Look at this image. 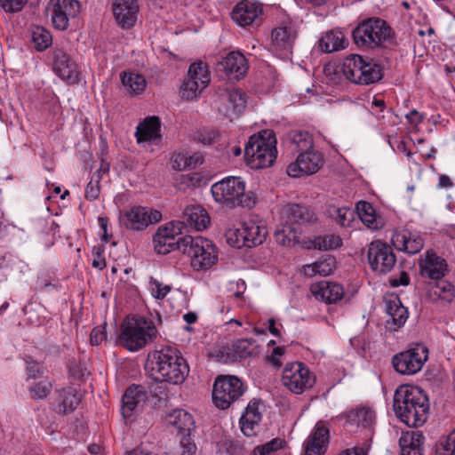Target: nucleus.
<instances>
[{
	"label": "nucleus",
	"instance_id": "0e129e2a",
	"mask_svg": "<svg viewBox=\"0 0 455 455\" xmlns=\"http://www.w3.org/2000/svg\"><path fill=\"white\" fill-rule=\"evenodd\" d=\"M284 350V347H277L274 348L271 355L267 356V361L276 369L280 368L282 365L281 357L283 355Z\"/></svg>",
	"mask_w": 455,
	"mask_h": 455
},
{
	"label": "nucleus",
	"instance_id": "8fccbe9b",
	"mask_svg": "<svg viewBox=\"0 0 455 455\" xmlns=\"http://www.w3.org/2000/svg\"><path fill=\"white\" fill-rule=\"evenodd\" d=\"M197 447L190 435L180 436V445L172 455H196Z\"/></svg>",
	"mask_w": 455,
	"mask_h": 455
},
{
	"label": "nucleus",
	"instance_id": "052dcab7",
	"mask_svg": "<svg viewBox=\"0 0 455 455\" xmlns=\"http://www.w3.org/2000/svg\"><path fill=\"white\" fill-rule=\"evenodd\" d=\"M181 222L180 221H172L164 226H161L158 229H165L164 233L163 235L166 236H175V237H180V235L181 234L182 229Z\"/></svg>",
	"mask_w": 455,
	"mask_h": 455
},
{
	"label": "nucleus",
	"instance_id": "7c9ffc66",
	"mask_svg": "<svg viewBox=\"0 0 455 455\" xmlns=\"http://www.w3.org/2000/svg\"><path fill=\"white\" fill-rule=\"evenodd\" d=\"M447 271L445 259L435 253L427 252L425 263L421 265V275L433 280H439Z\"/></svg>",
	"mask_w": 455,
	"mask_h": 455
},
{
	"label": "nucleus",
	"instance_id": "0eeeda50",
	"mask_svg": "<svg viewBox=\"0 0 455 455\" xmlns=\"http://www.w3.org/2000/svg\"><path fill=\"white\" fill-rule=\"evenodd\" d=\"M183 243L181 252L190 258L195 270H207L218 262L217 249L212 241L202 236L186 235Z\"/></svg>",
	"mask_w": 455,
	"mask_h": 455
},
{
	"label": "nucleus",
	"instance_id": "dca6fc26",
	"mask_svg": "<svg viewBox=\"0 0 455 455\" xmlns=\"http://www.w3.org/2000/svg\"><path fill=\"white\" fill-rule=\"evenodd\" d=\"M323 164V157L320 153L310 150L309 152L299 153L296 161L287 167V173L291 177L298 178L304 175H310L316 172Z\"/></svg>",
	"mask_w": 455,
	"mask_h": 455
},
{
	"label": "nucleus",
	"instance_id": "7ed1b4c3",
	"mask_svg": "<svg viewBox=\"0 0 455 455\" xmlns=\"http://www.w3.org/2000/svg\"><path fill=\"white\" fill-rule=\"evenodd\" d=\"M158 336L155 323L143 316L126 317L121 324L118 341L130 351H138Z\"/></svg>",
	"mask_w": 455,
	"mask_h": 455
},
{
	"label": "nucleus",
	"instance_id": "338daca9",
	"mask_svg": "<svg viewBox=\"0 0 455 455\" xmlns=\"http://www.w3.org/2000/svg\"><path fill=\"white\" fill-rule=\"evenodd\" d=\"M27 372L29 378H36L43 373L42 366L31 360L30 358L27 359Z\"/></svg>",
	"mask_w": 455,
	"mask_h": 455
},
{
	"label": "nucleus",
	"instance_id": "c03bdc74",
	"mask_svg": "<svg viewBox=\"0 0 455 455\" xmlns=\"http://www.w3.org/2000/svg\"><path fill=\"white\" fill-rule=\"evenodd\" d=\"M342 240L339 235H319L306 243L307 249H316L319 251H330L339 247Z\"/></svg>",
	"mask_w": 455,
	"mask_h": 455
},
{
	"label": "nucleus",
	"instance_id": "aec40b11",
	"mask_svg": "<svg viewBox=\"0 0 455 455\" xmlns=\"http://www.w3.org/2000/svg\"><path fill=\"white\" fill-rule=\"evenodd\" d=\"M330 430L323 421H318L305 442V455H323L328 448Z\"/></svg>",
	"mask_w": 455,
	"mask_h": 455
},
{
	"label": "nucleus",
	"instance_id": "f257e3e1",
	"mask_svg": "<svg viewBox=\"0 0 455 455\" xmlns=\"http://www.w3.org/2000/svg\"><path fill=\"white\" fill-rule=\"evenodd\" d=\"M393 407L396 417L409 427H420L427 419L428 398L417 386H400L395 392Z\"/></svg>",
	"mask_w": 455,
	"mask_h": 455
},
{
	"label": "nucleus",
	"instance_id": "6ab92c4d",
	"mask_svg": "<svg viewBox=\"0 0 455 455\" xmlns=\"http://www.w3.org/2000/svg\"><path fill=\"white\" fill-rule=\"evenodd\" d=\"M267 229L264 227L257 225L253 221L243 223L242 227L236 229V246L254 247L261 244L267 236Z\"/></svg>",
	"mask_w": 455,
	"mask_h": 455
},
{
	"label": "nucleus",
	"instance_id": "c85d7f7f",
	"mask_svg": "<svg viewBox=\"0 0 455 455\" xmlns=\"http://www.w3.org/2000/svg\"><path fill=\"white\" fill-rule=\"evenodd\" d=\"M311 291L317 299L331 304L340 300L344 295L343 287L337 283L321 281L311 286Z\"/></svg>",
	"mask_w": 455,
	"mask_h": 455
},
{
	"label": "nucleus",
	"instance_id": "09e8293b",
	"mask_svg": "<svg viewBox=\"0 0 455 455\" xmlns=\"http://www.w3.org/2000/svg\"><path fill=\"white\" fill-rule=\"evenodd\" d=\"M52 385L49 380L35 382L29 387L31 397L35 400L44 399L51 393Z\"/></svg>",
	"mask_w": 455,
	"mask_h": 455
},
{
	"label": "nucleus",
	"instance_id": "412c9836",
	"mask_svg": "<svg viewBox=\"0 0 455 455\" xmlns=\"http://www.w3.org/2000/svg\"><path fill=\"white\" fill-rule=\"evenodd\" d=\"M262 6L259 3L243 0L233 9L232 20L241 27L257 23L260 20Z\"/></svg>",
	"mask_w": 455,
	"mask_h": 455
},
{
	"label": "nucleus",
	"instance_id": "5fc2aeb1",
	"mask_svg": "<svg viewBox=\"0 0 455 455\" xmlns=\"http://www.w3.org/2000/svg\"><path fill=\"white\" fill-rule=\"evenodd\" d=\"M101 177L100 176V172H94L91 179V181L87 184L85 189V197L90 200H94L98 198L100 195V181Z\"/></svg>",
	"mask_w": 455,
	"mask_h": 455
},
{
	"label": "nucleus",
	"instance_id": "c9c22d12",
	"mask_svg": "<svg viewBox=\"0 0 455 455\" xmlns=\"http://www.w3.org/2000/svg\"><path fill=\"white\" fill-rule=\"evenodd\" d=\"M164 230L165 229H158L153 237L155 251L162 255H165L174 250H179L181 252V244L185 243L183 241L186 236H166L163 235L165 232Z\"/></svg>",
	"mask_w": 455,
	"mask_h": 455
},
{
	"label": "nucleus",
	"instance_id": "ea45409f",
	"mask_svg": "<svg viewBox=\"0 0 455 455\" xmlns=\"http://www.w3.org/2000/svg\"><path fill=\"white\" fill-rule=\"evenodd\" d=\"M364 60L360 55H350L342 65V73L352 83L357 84Z\"/></svg>",
	"mask_w": 455,
	"mask_h": 455
},
{
	"label": "nucleus",
	"instance_id": "5701e85b",
	"mask_svg": "<svg viewBox=\"0 0 455 455\" xmlns=\"http://www.w3.org/2000/svg\"><path fill=\"white\" fill-rule=\"evenodd\" d=\"M218 69L223 71L230 79H240L248 70V62L243 54L231 52L218 62Z\"/></svg>",
	"mask_w": 455,
	"mask_h": 455
},
{
	"label": "nucleus",
	"instance_id": "f704fd0d",
	"mask_svg": "<svg viewBox=\"0 0 455 455\" xmlns=\"http://www.w3.org/2000/svg\"><path fill=\"white\" fill-rule=\"evenodd\" d=\"M283 215L286 218V223L304 225L314 219V213L306 206L291 204L286 205L283 210Z\"/></svg>",
	"mask_w": 455,
	"mask_h": 455
},
{
	"label": "nucleus",
	"instance_id": "69168bd1",
	"mask_svg": "<svg viewBox=\"0 0 455 455\" xmlns=\"http://www.w3.org/2000/svg\"><path fill=\"white\" fill-rule=\"evenodd\" d=\"M173 169L182 171L188 168L187 164V152H180L174 154L172 158Z\"/></svg>",
	"mask_w": 455,
	"mask_h": 455
},
{
	"label": "nucleus",
	"instance_id": "a19ab883",
	"mask_svg": "<svg viewBox=\"0 0 455 455\" xmlns=\"http://www.w3.org/2000/svg\"><path fill=\"white\" fill-rule=\"evenodd\" d=\"M275 238L277 243L283 246L293 247L299 243V232L295 227L288 223L275 230Z\"/></svg>",
	"mask_w": 455,
	"mask_h": 455
},
{
	"label": "nucleus",
	"instance_id": "79ce46f5",
	"mask_svg": "<svg viewBox=\"0 0 455 455\" xmlns=\"http://www.w3.org/2000/svg\"><path fill=\"white\" fill-rule=\"evenodd\" d=\"M121 81L130 94H140L146 88V80L143 76L131 72H122Z\"/></svg>",
	"mask_w": 455,
	"mask_h": 455
},
{
	"label": "nucleus",
	"instance_id": "b1692460",
	"mask_svg": "<svg viewBox=\"0 0 455 455\" xmlns=\"http://www.w3.org/2000/svg\"><path fill=\"white\" fill-rule=\"evenodd\" d=\"M146 397V393L141 386L128 387L122 398L121 412L123 417L128 419L135 415L142 408Z\"/></svg>",
	"mask_w": 455,
	"mask_h": 455
},
{
	"label": "nucleus",
	"instance_id": "774afa93",
	"mask_svg": "<svg viewBox=\"0 0 455 455\" xmlns=\"http://www.w3.org/2000/svg\"><path fill=\"white\" fill-rule=\"evenodd\" d=\"M410 277L406 271L402 270L399 274V277H391L389 283L392 287H398L400 285L409 284Z\"/></svg>",
	"mask_w": 455,
	"mask_h": 455
},
{
	"label": "nucleus",
	"instance_id": "39448f33",
	"mask_svg": "<svg viewBox=\"0 0 455 455\" xmlns=\"http://www.w3.org/2000/svg\"><path fill=\"white\" fill-rule=\"evenodd\" d=\"M211 191L216 202L230 207H251L256 204L254 194L245 191V183L240 177L225 178L214 183Z\"/></svg>",
	"mask_w": 455,
	"mask_h": 455
},
{
	"label": "nucleus",
	"instance_id": "4c0bfd02",
	"mask_svg": "<svg viewBox=\"0 0 455 455\" xmlns=\"http://www.w3.org/2000/svg\"><path fill=\"white\" fill-rule=\"evenodd\" d=\"M347 45V42L341 32H327L319 41L322 52L328 53L343 50Z\"/></svg>",
	"mask_w": 455,
	"mask_h": 455
},
{
	"label": "nucleus",
	"instance_id": "473e14b6",
	"mask_svg": "<svg viewBox=\"0 0 455 455\" xmlns=\"http://www.w3.org/2000/svg\"><path fill=\"white\" fill-rule=\"evenodd\" d=\"M161 123L157 116L146 117L139 124L136 131V138L139 143L152 141L160 138Z\"/></svg>",
	"mask_w": 455,
	"mask_h": 455
},
{
	"label": "nucleus",
	"instance_id": "423d86ee",
	"mask_svg": "<svg viewBox=\"0 0 455 455\" xmlns=\"http://www.w3.org/2000/svg\"><path fill=\"white\" fill-rule=\"evenodd\" d=\"M353 38L358 47L368 49L393 44L391 28L379 18H369L360 22L353 30Z\"/></svg>",
	"mask_w": 455,
	"mask_h": 455
},
{
	"label": "nucleus",
	"instance_id": "2f4dec72",
	"mask_svg": "<svg viewBox=\"0 0 455 455\" xmlns=\"http://www.w3.org/2000/svg\"><path fill=\"white\" fill-rule=\"evenodd\" d=\"M296 38L291 24H282L272 31V44L276 49L290 51Z\"/></svg>",
	"mask_w": 455,
	"mask_h": 455
},
{
	"label": "nucleus",
	"instance_id": "f3484780",
	"mask_svg": "<svg viewBox=\"0 0 455 455\" xmlns=\"http://www.w3.org/2000/svg\"><path fill=\"white\" fill-rule=\"evenodd\" d=\"M52 60L53 71L59 77L68 84L79 82L77 65L68 53L61 49H56L52 52Z\"/></svg>",
	"mask_w": 455,
	"mask_h": 455
},
{
	"label": "nucleus",
	"instance_id": "37998d69",
	"mask_svg": "<svg viewBox=\"0 0 455 455\" xmlns=\"http://www.w3.org/2000/svg\"><path fill=\"white\" fill-rule=\"evenodd\" d=\"M382 68L379 64L371 61H365L360 73L358 84H371L379 82L382 78Z\"/></svg>",
	"mask_w": 455,
	"mask_h": 455
},
{
	"label": "nucleus",
	"instance_id": "4be33fe9",
	"mask_svg": "<svg viewBox=\"0 0 455 455\" xmlns=\"http://www.w3.org/2000/svg\"><path fill=\"white\" fill-rule=\"evenodd\" d=\"M139 12L137 0H114L113 13L116 23L123 28L134 26Z\"/></svg>",
	"mask_w": 455,
	"mask_h": 455
},
{
	"label": "nucleus",
	"instance_id": "a878e982",
	"mask_svg": "<svg viewBox=\"0 0 455 455\" xmlns=\"http://www.w3.org/2000/svg\"><path fill=\"white\" fill-rule=\"evenodd\" d=\"M182 227L187 226L197 231L205 229L210 223V217L201 205H188L185 208L180 221Z\"/></svg>",
	"mask_w": 455,
	"mask_h": 455
},
{
	"label": "nucleus",
	"instance_id": "393cba45",
	"mask_svg": "<svg viewBox=\"0 0 455 455\" xmlns=\"http://www.w3.org/2000/svg\"><path fill=\"white\" fill-rule=\"evenodd\" d=\"M392 243L399 251L408 254H416L424 246L422 237L407 229L397 231L392 235Z\"/></svg>",
	"mask_w": 455,
	"mask_h": 455
},
{
	"label": "nucleus",
	"instance_id": "f03ea898",
	"mask_svg": "<svg viewBox=\"0 0 455 455\" xmlns=\"http://www.w3.org/2000/svg\"><path fill=\"white\" fill-rule=\"evenodd\" d=\"M151 376L156 381L179 385L189 372L186 360L170 347L153 353L150 360Z\"/></svg>",
	"mask_w": 455,
	"mask_h": 455
},
{
	"label": "nucleus",
	"instance_id": "9b49d317",
	"mask_svg": "<svg viewBox=\"0 0 455 455\" xmlns=\"http://www.w3.org/2000/svg\"><path fill=\"white\" fill-rule=\"evenodd\" d=\"M367 259L371 269L379 275L389 273L396 265V257L390 245L381 240L368 245Z\"/></svg>",
	"mask_w": 455,
	"mask_h": 455
},
{
	"label": "nucleus",
	"instance_id": "1a4fd4ad",
	"mask_svg": "<svg viewBox=\"0 0 455 455\" xmlns=\"http://www.w3.org/2000/svg\"><path fill=\"white\" fill-rule=\"evenodd\" d=\"M315 382L313 372L302 363H286L282 374V383L291 392L300 395L311 388Z\"/></svg>",
	"mask_w": 455,
	"mask_h": 455
},
{
	"label": "nucleus",
	"instance_id": "864d4df0",
	"mask_svg": "<svg viewBox=\"0 0 455 455\" xmlns=\"http://www.w3.org/2000/svg\"><path fill=\"white\" fill-rule=\"evenodd\" d=\"M149 290L154 298L156 299H164L171 291L172 287L170 285L164 284L157 279L151 277L149 280Z\"/></svg>",
	"mask_w": 455,
	"mask_h": 455
},
{
	"label": "nucleus",
	"instance_id": "e433bc0d",
	"mask_svg": "<svg viewBox=\"0 0 455 455\" xmlns=\"http://www.w3.org/2000/svg\"><path fill=\"white\" fill-rule=\"evenodd\" d=\"M168 423L177 429L180 436L190 435L195 429L193 416L184 410H175L169 414Z\"/></svg>",
	"mask_w": 455,
	"mask_h": 455
},
{
	"label": "nucleus",
	"instance_id": "de8ad7c7",
	"mask_svg": "<svg viewBox=\"0 0 455 455\" xmlns=\"http://www.w3.org/2000/svg\"><path fill=\"white\" fill-rule=\"evenodd\" d=\"M435 455H455V429L439 440L435 445Z\"/></svg>",
	"mask_w": 455,
	"mask_h": 455
},
{
	"label": "nucleus",
	"instance_id": "72a5a7b5",
	"mask_svg": "<svg viewBox=\"0 0 455 455\" xmlns=\"http://www.w3.org/2000/svg\"><path fill=\"white\" fill-rule=\"evenodd\" d=\"M258 354L256 341L252 339H237L228 348L227 356L235 362Z\"/></svg>",
	"mask_w": 455,
	"mask_h": 455
},
{
	"label": "nucleus",
	"instance_id": "a18cd8bd",
	"mask_svg": "<svg viewBox=\"0 0 455 455\" xmlns=\"http://www.w3.org/2000/svg\"><path fill=\"white\" fill-rule=\"evenodd\" d=\"M60 395L62 401L59 404V410L64 414L74 411L81 400V396L78 391L74 387H67L62 389Z\"/></svg>",
	"mask_w": 455,
	"mask_h": 455
},
{
	"label": "nucleus",
	"instance_id": "c756f323",
	"mask_svg": "<svg viewBox=\"0 0 455 455\" xmlns=\"http://www.w3.org/2000/svg\"><path fill=\"white\" fill-rule=\"evenodd\" d=\"M425 437L421 432H406L399 439L401 455H423Z\"/></svg>",
	"mask_w": 455,
	"mask_h": 455
},
{
	"label": "nucleus",
	"instance_id": "a211bd4d",
	"mask_svg": "<svg viewBox=\"0 0 455 455\" xmlns=\"http://www.w3.org/2000/svg\"><path fill=\"white\" fill-rule=\"evenodd\" d=\"M264 404L260 400H251L240 418L241 430L246 436H254L259 431V422L262 419Z\"/></svg>",
	"mask_w": 455,
	"mask_h": 455
},
{
	"label": "nucleus",
	"instance_id": "4d7b16f0",
	"mask_svg": "<svg viewBox=\"0 0 455 455\" xmlns=\"http://www.w3.org/2000/svg\"><path fill=\"white\" fill-rule=\"evenodd\" d=\"M28 0H0V6L6 12H17L22 10Z\"/></svg>",
	"mask_w": 455,
	"mask_h": 455
},
{
	"label": "nucleus",
	"instance_id": "680f3d73",
	"mask_svg": "<svg viewBox=\"0 0 455 455\" xmlns=\"http://www.w3.org/2000/svg\"><path fill=\"white\" fill-rule=\"evenodd\" d=\"M370 443L368 441L363 442L355 447L346 449L341 451L339 455H368L370 450Z\"/></svg>",
	"mask_w": 455,
	"mask_h": 455
},
{
	"label": "nucleus",
	"instance_id": "2eb2a0df",
	"mask_svg": "<svg viewBox=\"0 0 455 455\" xmlns=\"http://www.w3.org/2000/svg\"><path fill=\"white\" fill-rule=\"evenodd\" d=\"M47 10L51 13L54 28L63 31L68 28L69 19L79 13L80 4L76 0H51Z\"/></svg>",
	"mask_w": 455,
	"mask_h": 455
},
{
	"label": "nucleus",
	"instance_id": "ddd939ff",
	"mask_svg": "<svg viewBox=\"0 0 455 455\" xmlns=\"http://www.w3.org/2000/svg\"><path fill=\"white\" fill-rule=\"evenodd\" d=\"M162 220V213L152 208L133 206L124 212L120 217L121 223L128 229L134 231L144 230L151 224L158 223Z\"/></svg>",
	"mask_w": 455,
	"mask_h": 455
},
{
	"label": "nucleus",
	"instance_id": "3c124183",
	"mask_svg": "<svg viewBox=\"0 0 455 455\" xmlns=\"http://www.w3.org/2000/svg\"><path fill=\"white\" fill-rule=\"evenodd\" d=\"M292 142L296 145V148L300 153L314 150L312 137L307 132H299L295 133L292 138Z\"/></svg>",
	"mask_w": 455,
	"mask_h": 455
},
{
	"label": "nucleus",
	"instance_id": "20e7f679",
	"mask_svg": "<svg viewBox=\"0 0 455 455\" xmlns=\"http://www.w3.org/2000/svg\"><path fill=\"white\" fill-rule=\"evenodd\" d=\"M276 139L272 131L266 130L250 137L244 148V157L254 169L271 166L276 159Z\"/></svg>",
	"mask_w": 455,
	"mask_h": 455
},
{
	"label": "nucleus",
	"instance_id": "e2e57ef3",
	"mask_svg": "<svg viewBox=\"0 0 455 455\" xmlns=\"http://www.w3.org/2000/svg\"><path fill=\"white\" fill-rule=\"evenodd\" d=\"M107 334L105 326L100 325L92 329L90 336L92 345L98 346L106 339Z\"/></svg>",
	"mask_w": 455,
	"mask_h": 455
},
{
	"label": "nucleus",
	"instance_id": "13d9d810",
	"mask_svg": "<svg viewBox=\"0 0 455 455\" xmlns=\"http://www.w3.org/2000/svg\"><path fill=\"white\" fill-rule=\"evenodd\" d=\"M216 138L217 132L215 131H200L195 134L194 140L204 145H211Z\"/></svg>",
	"mask_w": 455,
	"mask_h": 455
},
{
	"label": "nucleus",
	"instance_id": "f8f14e48",
	"mask_svg": "<svg viewBox=\"0 0 455 455\" xmlns=\"http://www.w3.org/2000/svg\"><path fill=\"white\" fill-rule=\"evenodd\" d=\"M210 75L206 64L202 61L189 66L188 76L181 86L182 98L194 100L208 85Z\"/></svg>",
	"mask_w": 455,
	"mask_h": 455
},
{
	"label": "nucleus",
	"instance_id": "6e6552de",
	"mask_svg": "<svg viewBox=\"0 0 455 455\" xmlns=\"http://www.w3.org/2000/svg\"><path fill=\"white\" fill-rule=\"evenodd\" d=\"M245 387L240 379L235 376H219L213 385L212 399L215 405L228 409L244 393Z\"/></svg>",
	"mask_w": 455,
	"mask_h": 455
},
{
	"label": "nucleus",
	"instance_id": "9d476101",
	"mask_svg": "<svg viewBox=\"0 0 455 455\" xmlns=\"http://www.w3.org/2000/svg\"><path fill=\"white\" fill-rule=\"evenodd\" d=\"M428 358V349L422 344L395 355L392 358L394 369L402 375H414L419 372Z\"/></svg>",
	"mask_w": 455,
	"mask_h": 455
},
{
	"label": "nucleus",
	"instance_id": "49530a36",
	"mask_svg": "<svg viewBox=\"0 0 455 455\" xmlns=\"http://www.w3.org/2000/svg\"><path fill=\"white\" fill-rule=\"evenodd\" d=\"M32 41L36 50L44 51L52 44V37L47 29L43 27H36L32 32Z\"/></svg>",
	"mask_w": 455,
	"mask_h": 455
},
{
	"label": "nucleus",
	"instance_id": "bb28decb",
	"mask_svg": "<svg viewBox=\"0 0 455 455\" xmlns=\"http://www.w3.org/2000/svg\"><path fill=\"white\" fill-rule=\"evenodd\" d=\"M346 425L349 427H362L370 428L375 424L376 414L371 407L361 406L349 410L342 416Z\"/></svg>",
	"mask_w": 455,
	"mask_h": 455
},
{
	"label": "nucleus",
	"instance_id": "cd10ccee",
	"mask_svg": "<svg viewBox=\"0 0 455 455\" xmlns=\"http://www.w3.org/2000/svg\"><path fill=\"white\" fill-rule=\"evenodd\" d=\"M386 312L390 317L387 320V327L391 331L401 328L408 318V311L401 303L398 297H391L385 300Z\"/></svg>",
	"mask_w": 455,
	"mask_h": 455
},
{
	"label": "nucleus",
	"instance_id": "58836bf2",
	"mask_svg": "<svg viewBox=\"0 0 455 455\" xmlns=\"http://www.w3.org/2000/svg\"><path fill=\"white\" fill-rule=\"evenodd\" d=\"M356 212L361 220L371 229H379L382 223L376 215L372 204L366 201H360L356 204Z\"/></svg>",
	"mask_w": 455,
	"mask_h": 455
},
{
	"label": "nucleus",
	"instance_id": "bf43d9fd",
	"mask_svg": "<svg viewBox=\"0 0 455 455\" xmlns=\"http://www.w3.org/2000/svg\"><path fill=\"white\" fill-rule=\"evenodd\" d=\"M335 220L342 227L347 226L350 222L353 212L348 208H337L335 210Z\"/></svg>",
	"mask_w": 455,
	"mask_h": 455
},
{
	"label": "nucleus",
	"instance_id": "6e6d98bb",
	"mask_svg": "<svg viewBox=\"0 0 455 455\" xmlns=\"http://www.w3.org/2000/svg\"><path fill=\"white\" fill-rule=\"evenodd\" d=\"M454 287L451 283L439 279L435 284V294L446 300H451L453 297Z\"/></svg>",
	"mask_w": 455,
	"mask_h": 455
},
{
	"label": "nucleus",
	"instance_id": "603ef678",
	"mask_svg": "<svg viewBox=\"0 0 455 455\" xmlns=\"http://www.w3.org/2000/svg\"><path fill=\"white\" fill-rule=\"evenodd\" d=\"M283 441L280 438H274L264 444L258 445L254 448L255 455H270L272 452L282 448Z\"/></svg>",
	"mask_w": 455,
	"mask_h": 455
},
{
	"label": "nucleus",
	"instance_id": "4468645a",
	"mask_svg": "<svg viewBox=\"0 0 455 455\" xmlns=\"http://www.w3.org/2000/svg\"><path fill=\"white\" fill-rule=\"evenodd\" d=\"M247 101L246 93L240 89H227L218 97L214 107L225 117L230 120L237 118L244 110Z\"/></svg>",
	"mask_w": 455,
	"mask_h": 455
}]
</instances>
